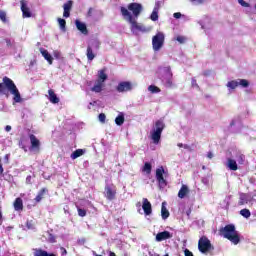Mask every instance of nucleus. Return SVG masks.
I'll list each match as a JSON object with an SVG mask.
<instances>
[{"mask_svg": "<svg viewBox=\"0 0 256 256\" xmlns=\"http://www.w3.org/2000/svg\"><path fill=\"white\" fill-rule=\"evenodd\" d=\"M220 235H223L224 239L231 241L233 245H239L241 243V237H239V232L235 229V225L228 224L220 229Z\"/></svg>", "mask_w": 256, "mask_h": 256, "instance_id": "f257e3e1", "label": "nucleus"}, {"mask_svg": "<svg viewBox=\"0 0 256 256\" xmlns=\"http://www.w3.org/2000/svg\"><path fill=\"white\" fill-rule=\"evenodd\" d=\"M165 129V122L163 120H157L151 131V139L154 145H159L161 143V135Z\"/></svg>", "mask_w": 256, "mask_h": 256, "instance_id": "f03ea898", "label": "nucleus"}, {"mask_svg": "<svg viewBox=\"0 0 256 256\" xmlns=\"http://www.w3.org/2000/svg\"><path fill=\"white\" fill-rule=\"evenodd\" d=\"M120 13L131 24L132 31L135 29L136 31H145V27L137 23V20L133 17V14L127 10L125 7H120Z\"/></svg>", "mask_w": 256, "mask_h": 256, "instance_id": "7ed1b4c3", "label": "nucleus"}, {"mask_svg": "<svg viewBox=\"0 0 256 256\" xmlns=\"http://www.w3.org/2000/svg\"><path fill=\"white\" fill-rule=\"evenodd\" d=\"M3 84L5 85L6 89L10 91L11 95H14V101L15 103H21V93L19 92V89L17 88V85H15V82L11 80V78L5 76L2 79Z\"/></svg>", "mask_w": 256, "mask_h": 256, "instance_id": "20e7f679", "label": "nucleus"}, {"mask_svg": "<svg viewBox=\"0 0 256 256\" xmlns=\"http://www.w3.org/2000/svg\"><path fill=\"white\" fill-rule=\"evenodd\" d=\"M108 79L105 69L98 71V79L96 80L95 85L91 88L93 93H101L105 87V81Z\"/></svg>", "mask_w": 256, "mask_h": 256, "instance_id": "39448f33", "label": "nucleus"}, {"mask_svg": "<svg viewBox=\"0 0 256 256\" xmlns=\"http://www.w3.org/2000/svg\"><path fill=\"white\" fill-rule=\"evenodd\" d=\"M215 247H213V244H211V240L207 238V236H202L198 241V250L200 253L206 254L209 253V251H213Z\"/></svg>", "mask_w": 256, "mask_h": 256, "instance_id": "423d86ee", "label": "nucleus"}, {"mask_svg": "<svg viewBox=\"0 0 256 256\" xmlns=\"http://www.w3.org/2000/svg\"><path fill=\"white\" fill-rule=\"evenodd\" d=\"M163 45H165V34L158 32L152 37L153 51H161V49H163Z\"/></svg>", "mask_w": 256, "mask_h": 256, "instance_id": "0eeeda50", "label": "nucleus"}, {"mask_svg": "<svg viewBox=\"0 0 256 256\" xmlns=\"http://www.w3.org/2000/svg\"><path fill=\"white\" fill-rule=\"evenodd\" d=\"M127 11H131L135 19H138L139 15L143 13V5L141 3L132 2L128 4Z\"/></svg>", "mask_w": 256, "mask_h": 256, "instance_id": "6e6552de", "label": "nucleus"}, {"mask_svg": "<svg viewBox=\"0 0 256 256\" xmlns=\"http://www.w3.org/2000/svg\"><path fill=\"white\" fill-rule=\"evenodd\" d=\"M30 139V151H33L34 153H40L41 152V141L37 139V136L34 134H29Z\"/></svg>", "mask_w": 256, "mask_h": 256, "instance_id": "1a4fd4ad", "label": "nucleus"}, {"mask_svg": "<svg viewBox=\"0 0 256 256\" xmlns=\"http://www.w3.org/2000/svg\"><path fill=\"white\" fill-rule=\"evenodd\" d=\"M163 175H165V168L161 166L156 169V181H158L159 187H167V180Z\"/></svg>", "mask_w": 256, "mask_h": 256, "instance_id": "9d476101", "label": "nucleus"}, {"mask_svg": "<svg viewBox=\"0 0 256 256\" xmlns=\"http://www.w3.org/2000/svg\"><path fill=\"white\" fill-rule=\"evenodd\" d=\"M132 90H133V84L129 81L120 82L116 87V91H118V93H126L127 91H132Z\"/></svg>", "mask_w": 256, "mask_h": 256, "instance_id": "9b49d317", "label": "nucleus"}, {"mask_svg": "<svg viewBox=\"0 0 256 256\" xmlns=\"http://www.w3.org/2000/svg\"><path fill=\"white\" fill-rule=\"evenodd\" d=\"M251 201H253V196H251L250 193H240L238 206L243 207V205H247L248 203H251Z\"/></svg>", "mask_w": 256, "mask_h": 256, "instance_id": "f8f14e48", "label": "nucleus"}, {"mask_svg": "<svg viewBox=\"0 0 256 256\" xmlns=\"http://www.w3.org/2000/svg\"><path fill=\"white\" fill-rule=\"evenodd\" d=\"M117 195V190L109 185L105 186L104 197L108 199V201H113Z\"/></svg>", "mask_w": 256, "mask_h": 256, "instance_id": "ddd939ff", "label": "nucleus"}, {"mask_svg": "<svg viewBox=\"0 0 256 256\" xmlns=\"http://www.w3.org/2000/svg\"><path fill=\"white\" fill-rule=\"evenodd\" d=\"M166 72V78L164 79L165 81V86L171 89L173 87V72H171V66H168L165 68Z\"/></svg>", "mask_w": 256, "mask_h": 256, "instance_id": "4468645a", "label": "nucleus"}, {"mask_svg": "<svg viewBox=\"0 0 256 256\" xmlns=\"http://www.w3.org/2000/svg\"><path fill=\"white\" fill-rule=\"evenodd\" d=\"M63 9V17H65V19L71 17V10L73 9V0H68L66 3H64Z\"/></svg>", "mask_w": 256, "mask_h": 256, "instance_id": "2eb2a0df", "label": "nucleus"}, {"mask_svg": "<svg viewBox=\"0 0 256 256\" xmlns=\"http://www.w3.org/2000/svg\"><path fill=\"white\" fill-rule=\"evenodd\" d=\"M142 209L145 215H151V213H153L151 202H149L147 198H143Z\"/></svg>", "mask_w": 256, "mask_h": 256, "instance_id": "dca6fc26", "label": "nucleus"}, {"mask_svg": "<svg viewBox=\"0 0 256 256\" xmlns=\"http://www.w3.org/2000/svg\"><path fill=\"white\" fill-rule=\"evenodd\" d=\"M171 237H173V235H171V232L169 231H163V232H159L156 235V241H165L167 239H171Z\"/></svg>", "mask_w": 256, "mask_h": 256, "instance_id": "f3484780", "label": "nucleus"}, {"mask_svg": "<svg viewBox=\"0 0 256 256\" xmlns=\"http://www.w3.org/2000/svg\"><path fill=\"white\" fill-rule=\"evenodd\" d=\"M20 3L23 17H31V10L29 9V7H27V3L25 2V0H21Z\"/></svg>", "mask_w": 256, "mask_h": 256, "instance_id": "a211bd4d", "label": "nucleus"}, {"mask_svg": "<svg viewBox=\"0 0 256 256\" xmlns=\"http://www.w3.org/2000/svg\"><path fill=\"white\" fill-rule=\"evenodd\" d=\"M78 31H81L83 35H89V30H87V25L79 20L75 22Z\"/></svg>", "mask_w": 256, "mask_h": 256, "instance_id": "6ab92c4d", "label": "nucleus"}, {"mask_svg": "<svg viewBox=\"0 0 256 256\" xmlns=\"http://www.w3.org/2000/svg\"><path fill=\"white\" fill-rule=\"evenodd\" d=\"M40 53L42 57H44V59L48 61L49 65H53V56L50 55L49 51L44 48H40Z\"/></svg>", "mask_w": 256, "mask_h": 256, "instance_id": "aec40b11", "label": "nucleus"}, {"mask_svg": "<svg viewBox=\"0 0 256 256\" xmlns=\"http://www.w3.org/2000/svg\"><path fill=\"white\" fill-rule=\"evenodd\" d=\"M189 195V187L183 184L178 192L179 199H185Z\"/></svg>", "mask_w": 256, "mask_h": 256, "instance_id": "412c9836", "label": "nucleus"}, {"mask_svg": "<svg viewBox=\"0 0 256 256\" xmlns=\"http://www.w3.org/2000/svg\"><path fill=\"white\" fill-rule=\"evenodd\" d=\"M48 95L50 103H53L54 105H57V103H59V97H57V94H55V91H53V89L48 90Z\"/></svg>", "mask_w": 256, "mask_h": 256, "instance_id": "4be33fe9", "label": "nucleus"}, {"mask_svg": "<svg viewBox=\"0 0 256 256\" xmlns=\"http://www.w3.org/2000/svg\"><path fill=\"white\" fill-rule=\"evenodd\" d=\"M48 191H49V190H47V188H42V189L38 192L37 196L34 198V201H35L36 203H41V200L44 199V197H45V195L48 193Z\"/></svg>", "mask_w": 256, "mask_h": 256, "instance_id": "5701e85b", "label": "nucleus"}, {"mask_svg": "<svg viewBox=\"0 0 256 256\" xmlns=\"http://www.w3.org/2000/svg\"><path fill=\"white\" fill-rule=\"evenodd\" d=\"M86 57L88 61H93L97 55L93 52V45H88L86 50Z\"/></svg>", "mask_w": 256, "mask_h": 256, "instance_id": "b1692460", "label": "nucleus"}, {"mask_svg": "<svg viewBox=\"0 0 256 256\" xmlns=\"http://www.w3.org/2000/svg\"><path fill=\"white\" fill-rule=\"evenodd\" d=\"M227 167L228 169H230V171H237V169H239V167L237 166V161L231 158L227 160Z\"/></svg>", "mask_w": 256, "mask_h": 256, "instance_id": "393cba45", "label": "nucleus"}, {"mask_svg": "<svg viewBox=\"0 0 256 256\" xmlns=\"http://www.w3.org/2000/svg\"><path fill=\"white\" fill-rule=\"evenodd\" d=\"M13 205H14L15 211H23V199H21L20 197L15 199Z\"/></svg>", "mask_w": 256, "mask_h": 256, "instance_id": "a878e982", "label": "nucleus"}, {"mask_svg": "<svg viewBox=\"0 0 256 256\" xmlns=\"http://www.w3.org/2000/svg\"><path fill=\"white\" fill-rule=\"evenodd\" d=\"M153 169V167L151 166V163L149 162H145L142 171L143 173H147V175H151V170Z\"/></svg>", "mask_w": 256, "mask_h": 256, "instance_id": "bb28decb", "label": "nucleus"}, {"mask_svg": "<svg viewBox=\"0 0 256 256\" xmlns=\"http://www.w3.org/2000/svg\"><path fill=\"white\" fill-rule=\"evenodd\" d=\"M84 153L85 151H83V149H77L71 154V159H78V157H81Z\"/></svg>", "mask_w": 256, "mask_h": 256, "instance_id": "cd10ccee", "label": "nucleus"}, {"mask_svg": "<svg viewBox=\"0 0 256 256\" xmlns=\"http://www.w3.org/2000/svg\"><path fill=\"white\" fill-rule=\"evenodd\" d=\"M59 27L62 31H67V21L62 18H58Z\"/></svg>", "mask_w": 256, "mask_h": 256, "instance_id": "c85d7f7f", "label": "nucleus"}, {"mask_svg": "<svg viewBox=\"0 0 256 256\" xmlns=\"http://www.w3.org/2000/svg\"><path fill=\"white\" fill-rule=\"evenodd\" d=\"M151 21H159V11H157V8H154L150 15Z\"/></svg>", "mask_w": 256, "mask_h": 256, "instance_id": "c756f323", "label": "nucleus"}, {"mask_svg": "<svg viewBox=\"0 0 256 256\" xmlns=\"http://www.w3.org/2000/svg\"><path fill=\"white\" fill-rule=\"evenodd\" d=\"M115 123L116 125L118 126H121L125 123V116H123V114L121 115H118L116 118H115Z\"/></svg>", "mask_w": 256, "mask_h": 256, "instance_id": "7c9ffc66", "label": "nucleus"}, {"mask_svg": "<svg viewBox=\"0 0 256 256\" xmlns=\"http://www.w3.org/2000/svg\"><path fill=\"white\" fill-rule=\"evenodd\" d=\"M240 215L242 217H244L245 219H249V217H251V211H249V209L244 208L242 210H240Z\"/></svg>", "mask_w": 256, "mask_h": 256, "instance_id": "2f4dec72", "label": "nucleus"}, {"mask_svg": "<svg viewBox=\"0 0 256 256\" xmlns=\"http://www.w3.org/2000/svg\"><path fill=\"white\" fill-rule=\"evenodd\" d=\"M227 87H229V89H237V87H239V81L237 80L229 81L227 83Z\"/></svg>", "mask_w": 256, "mask_h": 256, "instance_id": "473e14b6", "label": "nucleus"}, {"mask_svg": "<svg viewBox=\"0 0 256 256\" xmlns=\"http://www.w3.org/2000/svg\"><path fill=\"white\" fill-rule=\"evenodd\" d=\"M161 215H162V219H169V210H167V208L163 205L161 208Z\"/></svg>", "mask_w": 256, "mask_h": 256, "instance_id": "72a5a7b5", "label": "nucleus"}, {"mask_svg": "<svg viewBox=\"0 0 256 256\" xmlns=\"http://www.w3.org/2000/svg\"><path fill=\"white\" fill-rule=\"evenodd\" d=\"M148 91H150V93H161V88H159L155 85H150L148 87Z\"/></svg>", "mask_w": 256, "mask_h": 256, "instance_id": "f704fd0d", "label": "nucleus"}, {"mask_svg": "<svg viewBox=\"0 0 256 256\" xmlns=\"http://www.w3.org/2000/svg\"><path fill=\"white\" fill-rule=\"evenodd\" d=\"M77 211H78L79 217H86L87 216V210L82 209L79 206H77Z\"/></svg>", "mask_w": 256, "mask_h": 256, "instance_id": "c9c22d12", "label": "nucleus"}, {"mask_svg": "<svg viewBox=\"0 0 256 256\" xmlns=\"http://www.w3.org/2000/svg\"><path fill=\"white\" fill-rule=\"evenodd\" d=\"M238 83L241 85V87H249V81L245 79H240Z\"/></svg>", "mask_w": 256, "mask_h": 256, "instance_id": "e433bc0d", "label": "nucleus"}, {"mask_svg": "<svg viewBox=\"0 0 256 256\" xmlns=\"http://www.w3.org/2000/svg\"><path fill=\"white\" fill-rule=\"evenodd\" d=\"M0 19L3 23L7 22V14L4 11H0Z\"/></svg>", "mask_w": 256, "mask_h": 256, "instance_id": "4c0bfd02", "label": "nucleus"}, {"mask_svg": "<svg viewBox=\"0 0 256 256\" xmlns=\"http://www.w3.org/2000/svg\"><path fill=\"white\" fill-rule=\"evenodd\" d=\"M176 41H178V43L183 45V43H185V41H187V38H185V36H177Z\"/></svg>", "mask_w": 256, "mask_h": 256, "instance_id": "58836bf2", "label": "nucleus"}, {"mask_svg": "<svg viewBox=\"0 0 256 256\" xmlns=\"http://www.w3.org/2000/svg\"><path fill=\"white\" fill-rule=\"evenodd\" d=\"M98 119L100 123H105V119H107V116L105 115V113H100Z\"/></svg>", "mask_w": 256, "mask_h": 256, "instance_id": "ea45409f", "label": "nucleus"}, {"mask_svg": "<svg viewBox=\"0 0 256 256\" xmlns=\"http://www.w3.org/2000/svg\"><path fill=\"white\" fill-rule=\"evenodd\" d=\"M26 227H27V229H33V227H34L33 220L27 221L26 222Z\"/></svg>", "mask_w": 256, "mask_h": 256, "instance_id": "a19ab883", "label": "nucleus"}, {"mask_svg": "<svg viewBox=\"0 0 256 256\" xmlns=\"http://www.w3.org/2000/svg\"><path fill=\"white\" fill-rule=\"evenodd\" d=\"M238 3L242 6V7H249V3L245 2L244 0H238Z\"/></svg>", "mask_w": 256, "mask_h": 256, "instance_id": "79ce46f5", "label": "nucleus"}, {"mask_svg": "<svg viewBox=\"0 0 256 256\" xmlns=\"http://www.w3.org/2000/svg\"><path fill=\"white\" fill-rule=\"evenodd\" d=\"M5 43H6L7 47H13V43H11V39L6 38Z\"/></svg>", "mask_w": 256, "mask_h": 256, "instance_id": "37998d69", "label": "nucleus"}, {"mask_svg": "<svg viewBox=\"0 0 256 256\" xmlns=\"http://www.w3.org/2000/svg\"><path fill=\"white\" fill-rule=\"evenodd\" d=\"M184 256H193V252H191L189 249H185Z\"/></svg>", "mask_w": 256, "mask_h": 256, "instance_id": "c03bdc74", "label": "nucleus"}, {"mask_svg": "<svg viewBox=\"0 0 256 256\" xmlns=\"http://www.w3.org/2000/svg\"><path fill=\"white\" fill-rule=\"evenodd\" d=\"M49 241H50V243H57V238H55V236H53V235H50Z\"/></svg>", "mask_w": 256, "mask_h": 256, "instance_id": "a18cd8bd", "label": "nucleus"}, {"mask_svg": "<svg viewBox=\"0 0 256 256\" xmlns=\"http://www.w3.org/2000/svg\"><path fill=\"white\" fill-rule=\"evenodd\" d=\"M174 19H181V12H176L173 14Z\"/></svg>", "mask_w": 256, "mask_h": 256, "instance_id": "49530a36", "label": "nucleus"}, {"mask_svg": "<svg viewBox=\"0 0 256 256\" xmlns=\"http://www.w3.org/2000/svg\"><path fill=\"white\" fill-rule=\"evenodd\" d=\"M192 87H199V85L197 84V80L195 78H192Z\"/></svg>", "mask_w": 256, "mask_h": 256, "instance_id": "de8ad7c7", "label": "nucleus"}, {"mask_svg": "<svg viewBox=\"0 0 256 256\" xmlns=\"http://www.w3.org/2000/svg\"><path fill=\"white\" fill-rule=\"evenodd\" d=\"M60 250H61V255L62 256L67 255V249H65V247H61Z\"/></svg>", "mask_w": 256, "mask_h": 256, "instance_id": "09e8293b", "label": "nucleus"}, {"mask_svg": "<svg viewBox=\"0 0 256 256\" xmlns=\"http://www.w3.org/2000/svg\"><path fill=\"white\" fill-rule=\"evenodd\" d=\"M184 149H187V151H193V148H191V146H189L188 144H184Z\"/></svg>", "mask_w": 256, "mask_h": 256, "instance_id": "8fccbe9b", "label": "nucleus"}, {"mask_svg": "<svg viewBox=\"0 0 256 256\" xmlns=\"http://www.w3.org/2000/svg\"><path fill=\"white\" fill-rule=\"evenodd\" d=\"M92 45H94V47L96 48V49H99V47H101V44L99 43V42H94Z\"/></svg>", "mask_w": 256, "mask_h": 256, "instance_id": "3c124183", "label": "nucleus"}, {"mask_svg": "<svg viewBox=\"0 0 256 256\" xmlns=\"http://www.w3.org/2000/svg\"><path fill=\"white\" fill-rule=\"evenodd\" d=\"M92 14H93V8H89V10H88L89 17H91Z\"/></svg>", "mask_w": 256, "mask_h": 256, "instance_id": "603ef678", "label": "nucleus"}, {"mask_svg": "<svg viewBox=\"0 0 256 256\" xmlns=\"http://www.w3.org/2000/svg\"><path fill=\"white\" fill-rule=\"evenodd\" d=\"M177 146L181 149V148H185V144L183 143H178Z\"/></svg>", "mask_w": 256, "mask_h": 256, "instance_id": "864d4df0", "label": "nucleus"}, {"mask_svg": "<svg viewBox=\"0 0 256 256\" xmlns=\"http://www.w3.org/2000/svg\"><path fill=\"white\" fill-rule=\"evenodd\" d=\"M207 157L208 159H211L213 157V152H208Z\"/></svg>", "mask_w": 256, "mask_h": 256, "instance_id": "5fc2aeb1", "label": "nucleus"}, {"mask_svg": "<svg viewBox=\"0 0 256 256\" xmlns=\"http://www.w3.org/2000/svg\"><path fill=\"white\" fill-rule=\"evenodd\" d=\"M5 131H7V132L11 131V126H10V125H7V126L5 127Z\"/></svg>", "mask_w": 256, "mask_h": 256, "instance_id": "6e6d98bb", "label": "nucleus"}, {"mask_svg": "<svg viewBox=\"0 0 256 256\" xmlns=\"http://www.w3.org/2000/svg\"><path fill=\"white\" fill-rule=\"evenodd\" d=\"M4 159L6 160V163H9V154H6Z\"/></svg>", "mask_w": 256, "mask_h": 256, "instance_id": "4d7b16f0", "label": "nucleus"}, {"mask_svg": "<svg viewBox=\"0 0 256 256\" xmlns=\"http://www.w3.org/2000/svg\"><path fill=\"white\" fill-rule=\"evenodd\" d=\"M3 164H0V175H3Z\"/></svg>", "mask_w": 256, "mask_h": 256, "instance_id": "13d9d810", "label": "nucleus"}, {"mask_svg": "<svg viewBox=\"0 0 256 256\" xmlns=\"http://www.w3.org/2000/svg\"><path fill=\"white\" fill-rule=\"evenodd\" d=\"M191 1H196L197 3H199L200 5L203 4L204 0H191Z\"/></svg>", "mask_w": 256, "mask_h": 256, "instance_id": "bf43d9fd", "label": "nucleus"}, {"mask_svg": "<svg viewBox=\"0 0 256 256\" xmlns=\"http://www.w3.org/2000/svg\"><path fill=\"white\" fill-rule=\"evenodd\" d=\"M109 256H117V254H115V252L110 251Z\"/></svg>", "mask_w": 256, "mask_h": 256, "instance_id": "052dcab7", "label": "nucleus"}, {"mask_svg": "<svg viewBox=\"0 0 256 256\" xmlns=\"http://www.w3.org/2000/svg\"><path fill=\"white\" fill-rule=\"evenodd\" d=\"M0 93H3V84L0 83Z\"/></svg>", "mask_w": 256, "mask_h": 256, "instance_id": "680f3d73", "label": "nucleus"}, {"mask_svg": "<svg viewBox=\"0 0 256 256\" xmlns=\"http://www.w3.org/2000/svg\"><path fill=\"white\" fill-rule=\"evenodd\" d=\"M240 159H241V161H243V159H245V156L241 155Z\"/></svg>", "mask_w": 256, "mask_h": 256, "instance_id": "e2e57ef3", "label": "nucleus"}, {"mask_svg": "<svg viewBox=\"0 0 256 256\" xmlns=\"http://www.w3.org/2000/svg\"><path fill=\"white\" fill-rule=\"evenodd\" d=\"M1 219H3V214L0 211V221H1Z\"/></svg>", "mask_w": 256, "mask_h": 256, "instance_id": "0e129e2a", "label": "nucleus"}, {"mask_svg": "<svg viewBox=\"0 0 256 256\" xmlns=\"http://www.w3.org/2000/svg\"><path fill=\"white\" fill-rule=\"evenodd\" d=\"M95 103H97V101L90 102V105H95Z\"/></svg>", "mask_w": 256, "mask_h": 256, "instance_id": "69168bd1", "label": "nucleus"}, {"mask_svg": "<svg viewBox=\"0 0 256 256\" xmlns=\"http://www.w3.org/2000/svg\"><path fill=\"white\" fill-rule=\"evenodd\" d=\"M164 256H169V254H165Z\"/></svg>", "mask_w": 256, "mask_h": 256, "instance_id": "338daca9", "label": "nucleus"}]
</instances>
